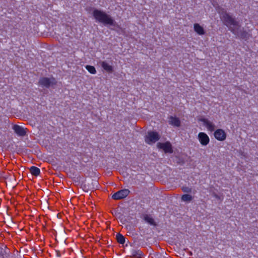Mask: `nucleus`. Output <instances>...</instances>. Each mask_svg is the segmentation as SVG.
<instances>
[{
  "mask_svg": "<svg viewBox=\"0 0 258 258\" xmlns=\"http://www.w3.org/2000/svg\"><path fill=\"white\" fill-rule=\"evenodd\" d=\"M93 16L97 21L105 25H115L116 23L111 17L101 10H94L93 12Z\"/></svg>",
  "mask_w": 258,
  "mask_h": 258,
  "instance_id": "obj_1",
  "label": "nucleus"
},
{
  "mask_svg": "<svg viewBox=\"0 0 258 258\" xmlns=\"http://www.w3.org/2000/svg\"><path fill=\"white\" fill-rule=\"evenodd\" d=\"M219 13L223 24L228 27L230 31V28L234 29L239 25L238 22L236 21L235 18L230 16L226 11L222 10Z\"/></svg>",
  "mask_w": 258,
  "mask_h": 258,
  "instance_id": "obj_2",
  "label": "nucleus"
},
{
  "mask_svg": "<svg viewBox=\"0 0 258 258\" xmlns=\"http://www.w3.org/2000/svg\"><path fill=\"white\" fill-rule=\"evenodd\" d=\"M230 31L241 39H247L249 38V34L244 31L243 28H241L240 25L234 29L230 28Z\"/></svg>",
  "mask_w": 258,
  "mask_h": 258,
  "instance_id": "obj_3",
  "label": "nucleus"
},
{
  "mask_svg": "<svg viewBox=\"0 0 258 258\" xmlns=\"http://www.w3.org/2000/svg\"><path fill=\"white\" fill-rule=\"evenodd\" d=\"M160 139L158 133L155 132H148L145 136V140L146 143L151 144L155 143Z\"/></svg>",
  "mask_w": 258,
  "mask_h": 258,
  "instance_id": "obj_4",
  "label": "nucleus"
},
{
  "mask_svg": "<svg viewBox=\"0 0 258 258\" xmlns=\"http://www.w3.org/2000/svg\"><path fill=\"white\" fill-rule=\"evenodd\" d=\"M56 82L54 78H48L47 77H42L40 79L39 84L40 85L44 86L47 88H49L54 85H55Z\"/></svg>",
  "mask_w": 258,
  "mask_h": 258,
  "instance_id": "obj_5",
  "label": "nucleus"
},
{
  "mask_svg": "<svg viewBox=\"0 0 258 258\" xmlns=\"http://www.w3.org/2000/svg\"><path fill=\"white\" fill-rule=\"evenodd\" d=\"M129 193L130 190L128 189H121L114 193L112 196V198L115 200L122 199L126 197L128 195Z\"/></svg>",
  "mask_w": 258,
  "mask_h": 258,
  "instance_id": "obj_6",
  "label": "nucleus"
},
{
  "mask_svg": "<svg viewBox=\"0 0 258 258\" xmlns=\"http://www.w3.org/2000/svg\"><path fill=\"white\" fill-rule=\"evenodd\" d=\"M157 146L159 148L163 149L165 153H172L173 152L171 144L169 142L165 143H159Z\"/></svg>",
  "mask_w": 258,
  "mask_h": 258,
  "instance_id": "obj_7",
  "label": "nucleus"
},
{
  "mask_svg": "<svg viewBox=\"0 0 258 258\" xmlns=\"http://www.w3.org/2000/svg\"><path fill=\"white\" fill-rule=\"evenodd\" d=\"M198 139L200 143L203 146L207 145L210 141V139L208 135L206 133L203 132H201L199 134Z\"/></svg>",
  "mask_w": 258,
  "mask_h": 258,
  "instance_id": "obj_8",
  "label": "nucleus"
},
{
  "mask_svg": "<svg viewBox=\"0 0 258 258\" xmlns=\"http://www.w3.org/2000/svg\"><path fill=\"white\" fill-rule=\"evenodd\" d=\"M214 136L219 141H224L226 137L225 132L222 129H218L214 133Z\"/></svg>",
  "mask_w": 258,
  "mask_h": 258,
  "instance_id": "obj_9",
  "label": "nucleus"
},
{
  "mask_svg": "<svg viewBox=\"0 0 258 258\" xmlns=\"http://www.w3.org/2000/svg\"><path fill=\"white\" fill-rule=\"evenodd\" d=\"M168 122L169 124L172 125L174 126L179 127L181 125V121L179 118L170 116L168 117Z\"/></svg>",
  "mask_w": 258,
  "mask_h": 258,
  "instance_id": "obj_10",
  "label": "nucleus"
},
{
  "mask_svg": "<svg viewBox=\"0 0 258 258\" xmlns=\"http://www.w3.org/2000/svg\"><path fill=\"white\" fill-rule=\"evenodd\" d=\"M13 128L15 132L20 136H24L26 134L25 129L19 125H14Z\"/></svg>",
  "mask_w": 258,
  "mask_h": 258,
  "instance_id": "obj_11",
  "label": "nucleus"
},
{
  "mask_svg": "<svg viewBox=\"0 0 258 258\" xmlns=\"http://www.w3.org/2000/svg\"><path fill=\"white\" fill-rule=\"evenodd\" d=\"M99 63L103 69L107 73H112L113 72V67L109 64L106 61H100Z\"/></svg>",
  "mask_w": 258,
  "mask_h": 258,
  "instance_id": "obj_12",
  "label": "nucleus"
},
{
  "mask_svg": "<svg viewBox=\"0 0 258 258\" xmlns=\"http://www.w3.org/2000/svg\"><path fill=\"white\" fill-rule=\"evenodd\" d=\"M201 121H202L204 125H205L207 128L211 132L214 131L215 129V125L212 122L209 121L208 119L206 118H202L201 119Z\"/></svg>",
  "mask_w": 258,
  "mask_h": 258,
  "instance_id": "obj_13",
  "label": "nucleus"
},
{
  "mask_svg": "<svg viewBox=\"0 0 258 258\" xmlns=\"http://www.w3.org/2000/svg\"><path fill=\"white\" fill-rule=\"evenodd\" d=\"M194 30L199 35H204L205 33V31L201 25L198 23H196L194 26Z\"/></svg>",
  "mask_w": 258,
  "mask_h": 258,
  "instance_id": "obj_14",
  "label": "nucleus"
},
{
  "mask_svg": "<svg viewBox=\"0 0 258 258\" xmlns=\"http://www.w3.org/2000/svg\"><path fill=\"white\" fill-rule=\"evenodd\" d=\"M144 220L149 224L154 226H157V223L155 222L154 219L148 215H146L144 216Z\"/></svg>",
  "mask_w": 258,
  "mask_h": 258,
  "instance_id": "obj_15",
  "label": "nucleus"
},
{
  "mask_svg": "<svg viewBox=\"0 0 258 258\" xmlns=\"http://www.w3.org/2000/svg\"><path fill=\"white\" fill-rule=\"evenodd\" d=\"M31 173L35 176L39 175L40 173V169L35 166H32L30 168Z\"/></svg>",
  "mask_w": 258,
  "mask_h": 258,
  "instance_id": "obj_16",
  "label": "nucleus"
},
{
  "mask_svg": "<svg viewBox=\"0 0 258 258\" xmlns=\"http://www.w3.org/2000/svg\"><path fill=\"white\" fill-rule=\"evenodd\" d=\"M181 199L182 201L190 202L192 201L194 197L189 194H185L182 196Z\"/></svg>",
  "mask_w": 258,
  "mask_h": 258,
  "instance_id": "obj_17",
  "label": "nucleus"
},
{
  "mask_svg": "<svg viewBox=\"0 0 258 258\" xmlns=\"http://www.w3.org/2000/svg\"><path fill=\"white\" fill-rule=\"evenodd\" d=\"M117 241L120 244H124L125 242V237L120 233H117L116 236Z\"/></svg>",
  "mask_w": 258,
  "mask_h": 258,
  "instance_id": "obj_18",
  "label": "nucleus"
},
{
  "mask_svg": "<svg viewBox=\"0 0 258 258\" xmlns=\"http://www.w3.org/2000/svg\"><path fill=\"white\" fill-rule=\"evenodd\" d=\"M86 69L92 74H95L96 73V69L93 66L87 65L86 66Z\"/></svg>",
  "mask_w": 258,
  "mask_h": 258,
  "instance_id": "obj_19",
  "label": "nucleus"
},
{
  "mask_svg": "<svg viewBox=\"0 0 258 258\" xmlns=\"http://www.w3.org/2000/svg\"><path fill=\"white\" fill-rule=\"evenodd\" d=\"M133 256L136 258H141L142 252L140 250H134L132 252Z\"/></svg>",
  "mask_w": 258,
  "mask_h": 258,
  "instance_id": "obj_20",
  "label": "nucleus"
},
{
  "mask_svg": "<svg viewBox=\"0 0 258 258\" xmlns=\"http://www.w3.org/2000/svg\"><path fill=\"white\" fill-rule=\"evenodd\" d=\"M181 189L183 192H185V193L192 192V188L188 186H183L181 187Z\"/></svg>",
  "mask_w": 258,
  "mask_h": 258,
  "instance_id": "obj_21",
  "label": "nucleus"
}]
</instances>
